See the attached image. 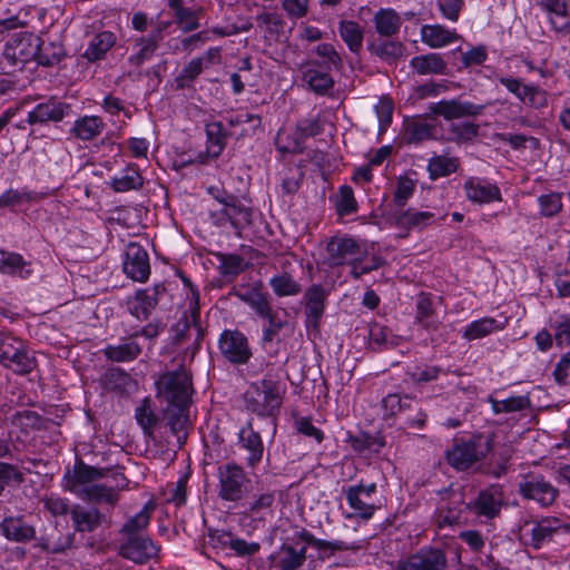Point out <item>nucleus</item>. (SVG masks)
Returning <instances> with one entry per match:
<instances>
[{"mask_svg": "<svg viewBox=\"0 0 570 570\" xmlns=\"http://www.w3.org/2000/svg\"><path fill=\"white\" fill-rule=\"evenodd\" d=\"M286 394V385L272 375L253 382L244 393L246 411L259 417H275Z\"/></svg>", "mask_w": 570, "mask_h": 570, "instance_id": "1", "label": "nucleus"}, {"mask_svg": "<svg viewBox=\"0 0 570 570\" xmlns=\"http://www.w3.org/2000/svg\"><path fill=\"white\" fill-rule=\"evenodd\" d=\"M217 497L223 502L238 503L245 500L252 491V480L240 464L223 463L217 468Z\"/></svg>", "mask_w": 570, "mask_h": 570, "instance_id": "2", "label": "nucleus"}, {"mask_svg": "<svg viewBox=\"0 0 570 570\" xmlns=\"http://www.w3.org/2000/svg\"><path fill=\"white\" fill-rule=\"evenodd\" d=\"M491 449V440L481 434L455 439L452 448L446 451V461L454 469L464 471L484 459Z\"/></svg>", "mask_w": 570, "mask_h": 570, "instance_id": "3", "label": "nucleus"}, {"mask_svg": "<svg viewBox=\"0 0 570 570\" xmlns=\"http://www.w3.org/2000/svg\"><path fill=\"white\" fill-rule=\"evenodd\" d=\"M0 364L17 374L32 372L37 365L36 357L30 354L24 342L11 333H0Z\"/></svg>", "mask_w": 570, "mask_h": 570, "instance_id": "4", "label": "nucleus"}, {"mask_svg": "<svg viewBox=\"0 0 570 570\" xmlns=\"http://www.w3.org/2000/svg\"><path fill=\"white\" fill-rule=\"evenodd\" d=\"M157 394L174 407H186L191 394V379L189 374L179 368L161 374L155 382Z\"/></svg>", "mask_w": 570, "mask_h": 570, "instance_id": "5", "label": "nucleus"}, {"mask_svg": "<svg viewBox=\"0 0 570 570\" xmlns=\"http://www.w3.org/2000/svg\"><path fill=\"white\" fill-rule=\"evenodd\" d=\"M222 207L212 208L209 219L217 227L229 225L238 235L252 224L253 208L244 204L237 196L227 198Z\"/></svg>", "mask_w": 570, "mask_h": 570, "instance_id": "6", "label": "nucleus"}, {"mask_svg": "<svg viewBox=\"0 0 570 570\" xmlns=\"http://www.w3.org/2000/svg\"><path fill=\"white\" fill-rule=\"evenodd\" d=\"M377 487L375 483L355 484L343 489L346 502L352 512L344 514L347 520L361 519L368 521L380 508L375 502Z\"/></svg>", "mask_w": 570, "mask_h": 570, "instance_id": "7", "label": "nucleus"}, {"mask_svg": "<svg viewBox=\"0 0 570 570\" xmlns=\"http://www.w3.org/2000/svg\"><path fill=\"white\" fill-rule=\"evenodd\" d=\"M217 345L220 355L233 365H245L253 356L248 338L239 330H224Z\"/></svg>", "mask_w": 570, "mask_h": 570, "instance_id": "8", "label": "nucleus"}, {"mask_svg": "<svg viewBox=\"0 0 570 570\" xmlns=\"http://www.w3.org/2000/svg\"><path fill=\"white\" fill-rule=\"evenodd\" d=\"M327 263L331 267L353 265L363 254L360 242L346 234L331 237L326 245Z\"/></svg>", "mask_w": 570, "mask_h": 570, "instance_id": "9", "label": "nucleus"}, {"mask_svg": "<svg viewBox=\"0 0 570 570\" xmlns=\"http://www.w3.org/2000/svg\"><path fill=\"white\" fill-rule=\"evenodd\" d=\"M519 493L523 499L533 500L541 507H550L559 495V490L540 474H527L519 482Z\"/></svg>", "mask_w": 570, "mask_h": 570, "instance_id": "10", "label": "nucleus"}, {"mask_svg": "<svg viewBox=\"0 0 570 570\" xmlns=\"http://www.w3.org/2000/svg\"><path fill=\"white\" fill-rule=\"evenodd\" d=\"M462 189L465 198L479 206L502 202V193L497 183L487 177L469 176L464 179Z\"/></svg>", "mask_w": 570, "mask_h": 570, "instance_id": "11", "label": "nucleus"}, {"mask_svg": "<svg viewBox=\"0 0 570 570\" xmlns=\"http://www.w3.org/2000/svg\"><path fill=\"white\" fill-rule=\"evenodd\" d=\"M40 38L32 32L21 31L12 36L4 46L3 55L13 65L36 59Z\"/></svg>", "mask_w": 570, "mask_h": 570, "instance_id": "12", "label": "nucleus"}, {"mask_svg": "<svg viewBox=\"0 0 570 570\" xmlns=\"http://www.w3.org/2000/svg\"><path fill=\"white\" fill-rule=\"evenodd\" d=\"M169 24L170 22H157L147 36L138 37L135 40L134 53L128 58V62L131 66L140 67L149 61L163 41L164 32Z\"/></svg>", "mask_w": 570, "mask_h": 570, "instance_id": "13", "label": "nucleus"}, {"mask_svg": "<svg viewBox=\"0 0 570 570\" xmlns=\"http://www.w3.org/2000/svg\"><path fill=\"white\" fill-rule=\"evenodd\" d=\"M446 556L438 548H422L397 562V570H444Z\"/></svg>", "mask_w": 570, "mask_h": 570, "instance_id": "14", "label": "nucleus"}, {"mask_svg": "<svg viewBox=\"0 0 570 570\" xmlns=\"http://www.w3.org/2000/svg\"><path fill=\"white\" fill-rule=\"evenodd\" d=\"M159 548L154 541L144 535L124 537V542L119 544L118 553L136 563H145L158 554Z\"/></svg>", "mask_w": 570, "mask_h": 570, "instance_id": "15", "label": "nucleus"}, {"mask_svg": "<svg viewBox=\"0 0 570 570\" xmlns=\"http://www.w3.org/2000/svg\"><path fill=\"white\" fill-rule=\"evenodd\" d=\"M561 534H570V523L556 517L542 518L533 522L530 546L534 550H540L546 543L552 541L554 537Z\"/></svg>", "mask_w": 570, "mask_h": 570, "instance_id": "16", "label": "nucleus"}, {"mask_svg": "<svg viewBox=\"0 0 570 570\" xmlns=\"http://www.w3.org/2000/svg\"><path fill=\"white\" fill-rule=\"evenodd\" d=\"M70 106L55 97H50L33 107L27 115L31 126L60 122L68 114Z\"/></svg>", "mask_w": 570, "mask_h": 570, "instance_id": "17", "label": "nucleus"}, {"mask_svg": "<svg viewBox=\"0 0 570 570\" xmlns=\"http://www.w3.org/2000/svg\"><path fill=\"white\" fill-rule=\"evenodd\" d=\"M326 291L321 285L309 286L304 295L305 327L307 332L318 333L325 312Z\"/></svg>", "mask_w": 570, "mask_h": 570, "instance_id": "18", "label": "nucleus"}, {"mask_svg": "<svg viewBox=\"0 0 570 570\" xmlns=\"http://www.w3.org/2000/svg\"><path fill=\"white\" fill-rule=\"evenodd\" d=\"M124 272L131 279L145 282L150 275L149 257L146 249L137 243H129L126 248Z\"/></svg>", "mask_w": 570, "mask_h": 570, "instance_id": "19", "label": "nucleus"}, {"mask_svg": "<svg viewBox=\"0 0 570 570\" xmlns=\"http://www.w3.org/2000/svg\"><path fill=\"white\" fill-rule=\"evenodd\" d=\"M238 445L248 453L246 456L247 468L256 469L264 455V443L261 434L253 428V420H248L247 423L240 428L238 432Z\"/></svg>", "mask_w": 570, "mask_h": 570, "instance_id": "20", "label": "nucleus"}, {"mask_svg": "<svg viewBox=\"0 0 570 570\" xmlns=\"http://www.w3.org/2000/svg\"><path fill=\"white\" fill-rule=\"evenodd\" d=\"M439 220L435 213L430 210H419L414 207L399 209L394 214V223L397 228L406 232H421L426 227L436 224Z\"/></svg>", "mask_w": 570, "mask_h": 570, "instance_id": "21", "label": "nucleus"}, {"mask_svg": "<svg viewBox=\"0 0 570 570\" xmlns=\"http://www.w3.org/2000/svg\"><path fill=\"white\" fill-rule=\"evenodd\" d=\"M190 327H194L197 331L198 338L203 336V328L200 325V306L195 292L193 293L191 301L184 311L181 317L171 327V332L174 333V343L179 344L184 342Z\"/></svg>", "mask_w": 570, "mask_h": 570, "instance_id": "22", "label": "nucleus"}, {"mask_svg": "<svg viewBox=\"0 0 570 570\" xmlns=\"http://www.w3.org/2000/svg\"><path fill=\"white\" fill-rule=\"evenodd\" d=\"M483 107L475 105L470 101H461L458 99L451 100H441L434 104H431L429 110L436 115L441 116L446 120L460 119L463 117L476 116L480 115Z\"/></svg>", "mask_w": 570, "mask_h": 570, "instance_id": "23", "label": "nucleus"}, {"mask_svg": "<svg viewBox=\"0 0 570 570\" xmlns=\"http://www.w3.org/2000/svg\"><path fill=\"white\" fill-rule=\"evenodd\" d=\"M142 352L137 341V333H132L118 344H108L102 350L105 357L115 363H129L139 357Z\"/></svg>", "mask_w": 570, "mask_h": 570, "instance_id": "24", "label": "nucleus"}, {"mask_svg": "<svg viewBox=\"0 0 570 570\" xmlns=\"http://www.w3.org/2000/svg\"><path fill=\"white\" fill-rule=\"evenodd\" d=\"M509 323L508 317L500 318L485 316L469 323L462 332V337L466 341H475L489 336L493 333L503 331Z\"/></svg>", "mask_w": 570, "mask_h": 570, "instance_id": "25", "label": "nucleus"}, {"mask_svg": "<svg viewBox=\"0 0 570 570\" xmlns=\"http://www.w3.org/2000/svg\"><path fill=\"white\" fill-rule=\"evenodd\" d=\"M158 287L144 288L135 293V296L128 301L130 314L138 321H146L158 305Z\"/></svg>", "mask_w": 570, "mask_h": 570, "instance_id": "26", "label": "nucleus"}, {"mask_svg": "<svg viewBox=\"0 0 570 570\" xmlns=\"http://www.w3.org/2000/svg\"><path fill=\"white\" fill-rule=\"evenodd\" d=\"M306 547L299 543H284L274 557V567L278 570H297L306 561Z\"/></svg>", "mask_w": 570, "mask_h": 570, "instance_id": "27", "label": "nucleus"}, {"mask_svg": "<svg viewBox=\"0 0 570 570\" xmlns=\"http://www.w3.org/2000/svg\"><path fill=\"white\" fill-rule=\"evenodd\" d=\"M538 4L548 13L556 32L570 33V16L566 0H540Z\"/></svg>", "mask_w": 570, "mask_h": 570, "instance_id": "28", "label": "nucleus"}, {"mask_svg": "<svg viewBox=\"0 0 570 570\" xmlns=\"http://www.w3.org/2000/svg\"><path fill=\"white\" fill-rule=\"evenodd\" d=\"M73 529L77 532H94L104 522V514L96 508L76 505L70 511Z\"/></svg>", "mask_w": 570, "mask_h": 570, "instance_id": "29", "label": "nucleus"}, {"mask_svg": "<svg viewBox=\"0 0 570 570\" xmlns=\"http://www.w3.org/2000/svg\"><path fill=\"white\" fill-rule=\"evenodd\" d=\"M0 531L6 539L14 542H27L36 537L33 525L26 522L23 517H7L0 523Z\"/></svg>", "mask_w": 570, "mask_h": 570, "instance_id": "30", "label": "nucleus"}, {"mask_svg": "<svg viewBox=\"0 0 570 570\" xmlns=\"http://www.w3.org/2000/svg\"><path fill=\"white\" fill-rule=\"evenodd\" d=\"M410 68L420 76L448 73V63L441 53L430 52L415 56L410 60Z\"/></svg>", "mask_w": 570, "mask_h": 570, "instance_id": "31", "label": "nucleus"}, {"mask_svg": "<svg viewBox=\"0 0 570 570\" xmlns=\"http://www.w3.org/2000/svg\"><path fill=\"white\" fill-rule=\"evenodd\" d=\"M0 273L27 279L32 274L31 263L19 253L0 250Z\"/></svg>", "mask_w": 570, "mask_h": 570, "instance_id": "32", "label": "nucleus"}, {"mask_svg": "<svg viewBox=\"0 0 570 570\" xmlns=\"http://www.w3.org/2000/svg\"><path fill=\"white\" fill-rule=\"evenodd\" d=\"M420 36L422 42L433 49L446 47L459 39L455 31L441 24H423Z\"/></svg>", "mask_w": 570, "mask_h": 570, "instance_id": "33", "label": "nucleus"}, {"mask_svg": "<svg viewBox=\"0 0 570 570\" xmlns=\"http://www.w3.org/2000/svg\"><path fill=\"white\" fill-rule=\"evenodd\" d=\"M144 186V177L137 165H127L119 175L112 177L110 187L116 193H127L130 190H139Z\"/></svg>", "mask_w": 570, "mask_h": 570, "instance_id": "34", "label": "nucleus"}, {"mask_svg": "<svg viewBox=\"0 0 570 570\" xmlns=\"http://www.w3.org/2000/svg\"><path fill=\"white\" fill-rule=\"evenodd\" d=\"M106 476L105 469H98L95 466L80 463L75 466L72 474L69 478V490L71 492H81L87 485L95 484L94 481L104 479Z\"/></svg>", "mask_w": 570, "mask_h": 570, "instance_id": "35", "label": "nucleus"}, {"mask_svg": "<svg viewBox=\"0 0 570 570\" xmlns=\"http://www.w3.org/2000/svg\"><path fill=\"white\" fill-rule=\"evenodd\" d=\"M104 129L105 122L101 117L86 115L75 120L70 132L77 139L89 141L100 136Z\"/></svg>", "mask_w": 570, "mask_h": 570, "instance_id": "36", "label": "nucleus"}, {"mask_svg": "<svg viewBox=\"0 0 570 570\" xmlns=\"http://www.w3.org/2000/svg\"><path fill=\"white\" fill-rule=\"evenodd\" d=\"M435 126L422 119L406 120L403 126L402 139L409 145H417L433 139Z\"/></svg>", "mask_w": 570, "mask_h": 570, "instance_id": "37", "label": "nucleus"}, {"mask_svg": "<svg viewBox=\"0 0 570 570\" xmlns=\"http://www.w3.org/2000/svg\"><path fill=\"white\" fill-rule=\"evenodd\" d=\"M73 540L75 533H62L61 531L55 528L50 533L41 535L38 539L37 547H39L41 550L48 553L58 554L70 549L73 544Z\"/></svg>", "mask_w": 570, "mask_h": 570, "instance_id": "38", "label": "nucleus"}, {"mask_svg": "<svg viewBox=\"0 0 570 570\" xmlns=\"http://www.w3.org/2000/svg\"><path fill=\"white\" fill-rule=\"evenodd\" d=\"M338 33L351 52L358 53L362 50L365 30L357 21L341 20L338 22Z\"/></svg>", "mask_w": 570, "mask_h": 570, "instance_id": "39", "label": "nucleus"}, {"mask_svg": "<svg viewBox=\"0 0 570 570\" xmlns=\"http://www.w3.org/2000/svg\"><path fill=\"white\" fill-rule=\"evenodd\" d=\"M116 42V37L112 32L102 31L92 37L89 41L83 57L90 61L95 62L105 58L106 53L114 47Z\"/></svg>", "mask_w": 570, "mask_h": 570, "instance_id": "40", "label": "nucleus"}, {"mask_svg": "<svg viewBox=\"0 0 570 570\" xmlns=\"http://www.w3.org/2000/svg\"><path fill=\"white\" fill-rule=\"evenodd\" d=\"M277 151L285 155L302 154L304 151V141L294 128H281L275 138Z\"/></svg>", "mask_w": 570, "mask_h": 570, "instance_id": "41", "label": "nucleus"}, {"mask_svg": "<svg viewBox=\"0 0 570 570\" xmlns=\"http://www.w3.org/2000/svg\"><path fill=\"white\" fill-rule=\"evenodd\" d=\"M374 26L381 37H392L401 28V18L399 13L391 8H382L374 14Z\"/></svg>", "mask_w": 570, "mask_h": 570, "instance_id": "42", "label": "nucleus"}, {"mask_svg": "<svg viewBox=\"0 0 570 570\" xmlns=\"http://www.w3.org/2000/svg\"><path fill=\"white\" fill-rule=\"evenodd\" d=\"M238 297L262 318L271 316L275 312L271 305L268 294L257 287L247 288L245 292L239 293Z\"/></svg>", "mask_w": 570, "mask_h": 570, "instance_id": "43", "label": "nucleus"}, {"mask_svg": "<svg viewBox=\"0 0 570 570\" xmlns=\"http://www.w3.org/2000/svg\"><path fill=\"white\" fill-rule=\"evenodd\" d=\"M315 62L311 65L303 72V79L308 85L309 89L318 95H325L334 87V80L327 70L321 71L314 68Z\"/></svg>", "mask_w": 570, "mask_h": 570, "instance_id": "44", "label": "nucleus"}, {"mask_svg": "<svg viewBox=\"0 0 570 570\" xmlns=\"http://www.w3.org/2000/svg\"><path fill=\"white\" fill-rule=\"evenodd\" d=\"M471 509L480 517L492 519L500 512L501 499L490 490L481 491Z\"/></svg>", "mask_w": 570, "mask_h": 570, "instance_id": "45", "label": "nucleus"}, {"mask_svg": "<svg viewBox=\"0 0 570 570\" xmlns=\"http://www.w3.org/2000/svg\"><path fill=\"white\" fill-rule=\"evenodd\" d=\"M207 135V155L212 158L218 157L227 142V134L225 132L224 126L219 121H213L206 125Z\"/></svg>", "mask_w": 570, "mask_h": 570, "instance_id": "46", "label": "nucleus"}, {"mask_svg": "<svg viewBox=\"0 0 570 570\" xmlns=\"http://www.w3.org/2000/svg\"><path fill=\"white\" fill-rule=\"evenodd\" d=\"M460 166L458 157H450L446 155L433 156L428 161V171L430 178L435 180L441 177L450 176L455 173Z\"/></svg>", "mask_w": 570, "mask_h": 570, "instance_id": "47", "label": "nucleus"}, {"mask_svg": "<svg viewBox=\"0 0 570 570\" xmlns=\"http://www.w3.org/2000/svg\"><path fill=\"white\" fill-rule=\"evenodd\" d=\"M454 374L456 376H461V370H450L442 368L439 365H423L417 366L411 374L410 377L412 382L416 385H421L424 383H430L432 381H436L442 375Z\"/></svg>", "mask_w": 570, "mask_h": 570, "instance_id": "48", "label": "nucleus"}, {"mask_svg": "<svg viewBox=\"0 0 570 570\" xmlns=\"http://www.w3.org/2000/svg\"><path fill=\"white\" fill-rule=\"evenodd\" d=\"M204 70V60L203 59H191L180 72L176 76L174 82L175 88L178 90L191 89L194 88L195 80L199 77V75Z\"/></svg>", "mask_w": 570, "mask_h": 570, "instance_id": "49", "label": "nucleus"}, {"mask_svg": "<svg viewBox=\"0 0 570 570\" xmlns=\"http://www.w3.org/2000/svg\"><path fill=\"white\" fill-rule=\"evenodd\" d=\"M489 403L494 414L520 412L531 406L528 395L510 396L505 400L489 397Z\"/></svg>", "mask_w": 570, "mask_h": 570, "instance_id": "50", "label": "nucleus"}, {"mask_svg": "<svg viewBox=\"0 0 570 570\" xmlns=\"http://www.w3.org/2000/svg\"><path fill=\"white\" fill-rule=\"evenodd\" d=\"M274 502L275 495L273 492L261 493L248 504L243 514L247 518L263 520L267 513H272Z\"/></svg>", "mask_w": 570, "mask_h": 570, "instance_id": "51", "label": "nucleus"}, {"mask_svg": "<svg viewBox=\"0 0 570 570\" xmlns=\"http://www.w3.org/2000/svg\"><path fill=\"white\" fill-rule=\"evenodd\" d=\"M269 286L278 297L294 296L302 291L299 283H297L293 276L287 273L273 276L269 279Z\"/></svg>", "mask_w": 570, "mask_h": 570, "instance_id": "52", "label": "nucleus"}, {"mask_svg": "<svg viewBox=\"0 0 570 570\" xmlns=\"http://www.w3.org/2000/svg\"><path fill=\"white\" fill-rule=\"evenodd\" d=\"M85 497L95 502H105L114 505L118 501V493L115 491L111 484H91L82 489Z\"/></svg>", "mask_w": 570, "mask_h": 570, "instance_id": "53", "label": "nucleus"}, {"mask_svg": "<svg viewBox=\"0 0 570 570\" xmlns=\"http://www.w3.org/2000/svg\"><path fill=\"white\" fill-rule=\"evenodd\" d=\"M414 397L411 395H401L399 393H389L382 400V407L385 416H394L406 410H410Z\"/></svg>", "mask_w": 570, "mask_h": 570, "instance_id": "54", "label": "nucleus"}, {"mask_svg": "<svg viewBox=\"0 0 570 570\" xmlns=\"http://www.w3.org/2000/svg\"><path fill=\"white\" fill-rule=\"evenodd\" d=\"M63 57L65 50L61 45L53 42L45 45L40 40L38 53L36 55V60L39 65L51 67L58 65Z\"/></svg>", "mask_w": 570, "mask_h": 570, "instance_id": "55", "label": "nucleus"}, {"mask_svg": "<svg viewBox=\"0 0 570 570\" xmlns=\"http://www.w3.org/2000/svg\"><path fill=\"white\" fill-rule=\"evenodd\" d=\"M135 419L146 435H151L154 433L158 417L150 406L149 399H144L136 407Z\"/></svg>", "mask_w": 570, "mask_h": 570, "instance_id": "56", "label": "nucleus"}, {"mask_svg": "<svg viewBox=\"0 0 570 570\" xmlns=\"http://www.w3.org/2000/svg\"><path fill=\"white\" fill-rule=\"evenodd\" d=\"M539 213L542 217L551 218L561 213L563 208L562 194L551 191L538 197Z\"/></svg>", "mask_w": 570, "mask_h": 570, "instance_id": "57", "label": "nucleus"}, {"mask_svg": "<svg viewBox=\"0 0 570 570\" xmlns=\"http://www.w3.org/2000/svg\"><path fill=\"white\" fill-rule=\"evenodd\" d=\"M335 209L340 216L352 215L357 210V202L351 186L343 185L338 188L335 198Z\"/></svg>", "mask_w": 570, "mask_h": 570, "instance_id": "58", "label": "nucleus"}, {"mask_svg": "<svg viewBox=\"0 0 570 570\" xmlns=\"http://www.w3.org/2000/svg\"><path fill=\"white\" fill-rule=\"evenodd\" d=\"M479 134V125L472 121L455 122L449 127V140L466 142L473 140Z\"/></svg>", "mask_w": 570, "mask_h": 570, "instance_id": "59", "label": "nucleus"}, {"mask_svg": "<svg viewBox=\"0 0 570 570\" xmlns=\"http://www.w3.org/2000/svg\"><path fill=\"white\" fill-rule=\"evenodd\" d=\"M315 51L322 58L321 66L325 70H340L342 68V58L333 45L327 42L321 43L316 47Z\"/></svg>", "mask_w": 570, "mask_h": 570, "instance_id": "60", "label": "nucleus"}, {"mask_svg": "<svg viewBox=\"0 0 570 570\" xmlns=\"http://www.w3.org/2000/svg\"><path fill=\"white\" fill-rule=\"evenodd\" d=\"M350 444L354 451L363 453L365 451L379 452L385 445V442L382 438L362 433L351 436Z\"/></svg>", "mask_w": 570, "mask_h": 570, "instance_id": "61", "label": "nucleus"}, {"mask_svg": "<svg viewBox=\"0 0 570 570\" xmlns=\"http://www.w3.org/2000/svg\"><path fill=\"white\" fill-rule=\"evenodd\" d=\"M414 190L415 181L412 178L406 176L399 177L393 194L394 204L401 209H403L407 200L413 196Z\"/></svg>", "mask_w": 570, "mask_h": 570, "instance_id": "62", "label": "nucleus"}, {"mask_svg": "<svg viewBox=\"0 0 570 570\" xmlns=\"http://www.w3.org/2000/svg\"><path fill=\"white\" fill-rule=\"evenodd\" d=\"M219 261V271L224 276H236L244 271V258L237 254H222L217 255Z\"/></svg>", "mask_w": 570, "mask_h": 570, "instance_id": "63", "label": "nucleus"}, {"mask_svg": "<svg viewBox=\"0 0 570 570\" xmlns=\"http://www.w3.org/2000/svg\"><path fill=\"white\" fill-rule=\"evenodd\" d=\"M149 521L150 515L144 509L125 522V524L120 529V533L124 537L140 535L141 531L149 524Z\"/></svg>", "mask_w": 570, "mask_h": 570, "instance_id": "64", "label": "nucleus"}]
</instances>
